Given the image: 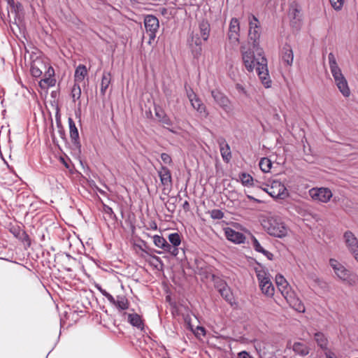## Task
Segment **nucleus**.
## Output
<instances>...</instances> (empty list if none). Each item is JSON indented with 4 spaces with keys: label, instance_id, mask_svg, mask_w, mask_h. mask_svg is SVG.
Listing matches in <instances>:
<instances>
[{
    "label": "nucleus",
    "instance_id": "nucleus-1",
    "mask_svg": "<svg viewBox=\"0 0 358 358\" xmlns=\"http://www.w3.org/2000/svg\"><path fill=\"white\" fill-rule=\"evenodd\" d=\"M275 283L278 290L285 299L290 307L299 313L305 312V306L292 289L285 278L281 275L275 276Z\"/></svg>",
    "mask_w": 358,
    "mask_h": 358
},
{
    "label": "nucleus",
    "instance_id": "nucleus-2",
    "mask_svg": "<svg viewBox=\"0 0 358 358\" xmlns=\"http://www.w3.org/2000/svg\"><path fill=\"white\" fill-rule=\"evenodd\" d=\"M329 265L334 271L335 275L341 281L350 286L355 285L358 282V275L347 269L344 265L335 259H329Z\"/></svg>",
    "mask_w": 358,
    "mask_h": 358
},
{
    "label": "nucleus",
    "instance_id": "nucleus-3",
    "mask_svg": "<svg viewBox=\"0 0 358 358\" xmlns=\"http://www.w3.org/2000/svg\"><path fill=\"white\" fill-rule=\"evenodd\" d=\"M248 39L249 44L251 45L259 56L263 54L262 49L259 47V38L261 34V27L259 20L254 15H250Z\"/></svg>",
    "mask_w": 358,
    "mask_h": 358
},
{
    "label": "nucleus",
    "instance_id": "nucleus-4",
    "mask_svg": "<svg viewBox=\"0 0 358 358\" xmlns=\"http://www.w3.org/2000/svg\"><path fill=\"white\" fill-rule=\"evenodd\" d=\"M263 226L270 236L276 238H284L288 235L289 231L287 226L277 217L268 218L266 222H264Z\"/></svg>",
    "mask_w": 358,
    "mask_h": 358
},
{
    "label": "nucleus",
    "instance_id": "nucleus-5",
    "mask_svg": "<svg viewBox=\"0 0 358 358\" xmlns=\"http://www.w3.org/2000/svg\"><path fill=\"white\" fill-rule=\"evenodd\" d=\"M255 273L262 293L266 296L272 297L274 294L275 289L268 272L262 266H259L255 268Z\"/></svg>",
    "mask_w": 358,
    "mask_h": 358
},
{
    "label": "nucleus",
    "instance_id": "nucleus-6",
    "mask_svg": "<svg viewBox=\"0 0 358 358\" xmlns=\"http://www.w3.org/2000/svg\"><path fill=\"white\" fill-rule=\"evenodd\" d=\"M251 46L247 48L245 45L241 46V53L243 63L248 72H252L256 66H257V60L255 57V50L251 49Z\"/></svg>",
    "mask_w": 358,
    "mask_h": 358
},
{
    "label": "nucleus",
    "instance_id": "nucleus-7",
    "mask_svg": "<svg viewBox=\"0 0 358 358\" xmlns=\"http://www.w3.org/2000/svg\"><path fill=\"white\" fill-rule=\"evenodd\" d=\"M260 57L261 58L257 62V66L256 68L257 73L262 85L266 88H269L271 86V80L267 68V59L262 55Z\"/></svg>",
    "mask_w": 358,
    "mask_h": 358
},
{
    "label": "nucleus",
    "instance_id": "nucleus-8",
    "mask_svg": "<svg viewBox=\"0 0 358 358\" xmlns=\"http://www.w3.org/2000/svg\"><path fill=\"white\" fill-rule=\"evenodd\" d=\"M144 26L146 34L149 36L148 43L151 44L156 38V34L159 28V20L152 15H148L144 18Z\"/></svg>",
    "mask_w": 358,
    "mask_h": 358
},
{
    "label": "nucleus",
    "instance_id": "nucleus-9",
    "mask_svg": "<svg viewBox=\"0 0 358 358\" xmlns=\"http://www.w3.org/2000/svg\"><path fill=\"white\" fill-rule=\"evenodd\" d=\"M211 95L215 102L226 113H229L232 111V106L229 99L220 90H213L211 91Z\"/></svg>",
    "mask_w": 358,
    "mask_h": 358
},
{
    "label": "nucleus",
    "instance_id": "nucleus-10",
    "mask_svg": "<svg viewBox=\"0 0 358 358\" xmlns=\"http://www.w3.org/2000/svg\"><path fill=\"white\" fill-rule=\"evenodd\" d=\"M187 96L192 106L202 116L207 117L208 112L202 101L197 96L192 89L187 90Z\"/></svg>",
    "mask_w": 358,
    "mask_h": 358
},
{
    "label": "nucleus",
    "instance_id": "nucleus-11",
    "mask_svg": "<svg viewBox=\"0 0 358 358\" xmlns=\"http://www.w3.org/2000/svg\"><path fill=\"white\" fill-rule=\"evenodd\" d=\"M265 191L275 199H284L289 195L285 186L279 181H273L271 186L266 189Z\"/></svg>",
    "mask_w": 358,
    "mask_h": 358
},
{
    "label": "nucleus",
    "instance_id": "nucleus-12",
    "mask_svg": "<svg viewBox=\"0 0 358 358\" xmlns=\"http://www.w3.org/2000/svg\"><path fill=\"white\" fill-rule=\"evenodd\" d=\"M343 238L348 251L358 262V239L350 231L344 233Z\"/></svg>",
    "mask_w": 358,
    "mask_h": 358
},
{
    "label": "nucleus",
    "instance_id": "nucleus-13",
    "mask_svg": "<svg viewBox=\"0 0 358 358\" xmlns=\"http://www.w3.org/2000/svg\"><path fill=\"white\" fill-rule=\"evenodd\" d=\"M334 79L335 84L340 92L345 96L348 97L350 95V90L346 78L342 73L341 70L331 73Z\"/></svg>",
    "mask_w": 358,
    "mask_h": 358
},
{
    "label": "nucleus",
    "instance_id": "nucleus-14",
    "mask_svg": "<svg viewBox=\"0 0 358 358\" xmlns=\"http://www.w3.org/2000/svg\"><path fill=\"white\" fill-rule=\"evenodd\" d=\"M309 194L313 200L322 203L328 202L332 197L331 191L325 187L312 188L309 190Z\"/></svg>",
    "mask_w": 358,
    "mask_h": 358
},
{
    "label": "nucleus",
    "instance_id": "nucleus-15",
    "mask_svg": "<svg viewBox=\"0 0 358 358\" xmlns=\"http://www.w3.org/2000/svg\"><path fill=\"white\" fill-rule=\"evenodd\" d=\"M227 38L229 40L230 43L233 44H236L239 43L240 22L236 17H233L230 20L229 30L227 33Z\"/></svg>",
    "mask_w": 358,
    "mask_h": 358
},
{
    "label": "nucleus",
    "instance_id": "nucleus-16",
    "mask_svg": "<svg viewBox=\"0 0 358 358\" xmlns=\"http://www.w3.org/2000/svg\"><path fill=\"white\" fill-rule=\"evenodd\" d=\"M189 48L191 50V52L195 59H199L202 53V43L201 38L196 34H194L192 33L190 35V38L188 40Z\"/></svg>",
    "mask_w": 358,
    "mask_h": 358
},
{
    "label": "nucleus",
    "instance_id": "nucleus-17",
    "mask_svg": "<svg viewBox=\"0 0 358 358\" xmlns=\"http://www.w3.org/2000/svg\"><path fill=\"white\" fill-rule=\"evenodd\" d=\"M226 238L235 244L243 243L245 241V236L241 232L236 231L231 227L224 229Z\"/></svg>",
    "mask_w": 358,
    "mask_h": 358
},
{
    "label": "nucleus",
    "instance_id": "nucleus-18",
    "mask_svg": "<svg viewBox=\"0 0 358 358\" xmlns=\"http://www.w3.org/2000/svg\"><path fill=\"white\" fill-rule=\"evenodd\" d=\"M217 143L220 148V154L223 161L228 163L231 157V148L226 139L223 137H219L217 139Z\"/></svg>",
    "mask_w": 358,
    "mask_h": 358
},
{
    "label": "nucleus",
    "instance_id": "nucleus-19",
    "mask_svg": "<svg viewBox=\"0 0 358 358\" xmlns=\"http://www.w3.org/2000/svg\"><path fill=\"white\" fill-rule=\"evenodd\" d=\"M159 177L162 184L164 187H171L172 185V177L170 170L164 166H162L158 171Z\"/></svg>",
    "mask_w": 358,
    "mask_h": 358
},
{
    "label": "nucleus",
    "instance_id": "nucleus-20",
    "mask_svg": "<svg viewBox=\"0 0 358 358\" xmlns=\"http://www.w3.org/2000/svg\"><path fill=\"white\" fill-rule=\"evenodd\" d=\"M282 61L287 66H292L294 60V54L289 45H285L281 51Z\"/></svg>",
    "mask_w": 358,
    "mask_h": 358
},
{
    "label": "nucleus",
    "instance_id": "nucleus-21",
    "mask_svg": "<svg viewBox=\"0 0 358 358\" xmlns=\"http://www.w3.org/2000/svg\"><path fill=\"white\" fill-rule=\"evenodd\" d=\"M251 242H252V245L255 251L262 253L269 260L273 259V255L271 252H268V250H266L261 245V244L259 243L258 240L254 236H252V237H251Z\"/></svg>",
    "mask_w": 358,
    "mask_h": 358
},
{
    "label": "nucleus",
    "instance_id": "nucleus-22",
    "mask_svg": "<svg viewBox=\"0 0 358 358\" xmlns=\"http://www.w3.org/2000/svg\"><path fill=\"white\" fill-rule=\"evenodd\" d=\"M199 29L201 38L206 41L209 38L210 32V25L209 22L206 20H201L199 23Z\"/></svg>",
    "mask_w": 358,
    "mask_h": 358
},
{
    "label": "nucleus",
    "instance_id": "nucleus-23",
    "mask_svg": "<svg viewBox=\"0 0 358 358\" xmlns=\"http://www.w3.org/2000/svg\"><path fill=\"white\" fill-rule=\"evenodd\" d=\"M68 122L69 126V133L71 141L74 144H78L79 143V134L78 129L76 126V124L71 117H69Z\"/></svg>",
    "mask_w": 358,
    "mask_h": 358
},
{
    "label": "nucleus",
    "instance_id": "nucleus-24",
    "mask_svg": "<svg viewBox=\"0 0 358 358\" xmlns=\"http://www.w3.org/2000/svg\"><path fill=\"white\" fill-rule=\"evenodd\" d=\"M112 80V76L110 72L103 71L102 78H101V89L100 92L101 94L104 96L106 94V92L109 87Z\"/></svg>",
    "mask_w": 358,
    "mask_h": 358
},
{
    "label": "nucleus",
    "instance_id": "nucleus-25",
    "mask_svg": "<svg viewBox=\"0 0 358 358\" xmlns=\"http://www.w3.org/2000/svg\"><path fill=\"white\" fill-rule=\"evenodd\" d=\"M87 74V70L85 65L80 64L78 66V67L76 69L75 71V82L76 83H80L83 81L85 77Z\"/></svg>",
    "mask_w": 358,
    "mask_h": 358
},
{
    "label": "nucleus",
    "instance_id": "nucleus-26",
    "mask_svg": "<svg viewBox=\"0 0 358 358\" xmlns=\"http://www.w3.org/2000/svg\"><path fill=\"white\" fill-rule=\"evenodd\" d=\"M128 321L132 326L141 330L143 329L144 325L139 315L136 313L128 314Z\"/></svg>",
    "mask_w": 358,
    "mask_h": 358
},
{
    "label": "nucleus",
    "instance_id": "nucleus-27",
    "mask_svg": "<svg viewBox=\"0 0 358 358\" xmlns=\"http://www.w3.org/2000/svg\"><path fill=\"white\" fill-rule=\"evenodd\" d=\"M152 239L155 245L164 251L169 247V243L163 236L155 235L152 236Z\"/></svg>",
    "mask_w": 358,
    "mask_h": 358
},
{
    "label": "nucleus",
    "instance_id": "nucleus-28",
    "mask_svg": "<svg viewBox=\"0 0 358 358\" xmlns=\"http://www.w3.org/2000/svg\"><path fill=\"white\" fill-rule=\"evenodd\" d=\"M315 340L320 348L322 350H327L328 345V340L325 335L321 332L315 334Z\"/></svg>",
    "mask_w": 358,
    "mask_h": 358
},
{
    "label": "nucleus",
    "instance_id": "nucleus-29",
    "mask_svg": "<svg viewBox=\"0 0 358 358\" xmlns=\"http://www.w3.org/2000/svg\"><path fill=\"white\" fill-rule=\"evenodd\" d=\"M293 350L298 355L306 356L309 353L308 348L303 343L296 342L293 345Z\"/></svg>",
    "mask_w": 358,
    "mask_h": 358
},
{
    "label": "nucleus",
    "instance_id": "nucleus-30",
    "mask_svg": "<svg viewBox=\"0 0 358 358\" xmlns=\"http://www.w3.org/2000/svg\"><path fill=\"white\" fill-rule=\"evenodd\" d=\"M114 305L120 310H126L128 308V300L124 296H117Z\"/></svg>",
    "mask_w": 358,
    "mask_h": 358
},
{
    "label": "nucleus",
    "instance_id": "nucleus-31",
    "mask_svg": "<svg viewBox=\"0 0 358 358\" xmlns=\"http://www.w3.org/2000/svg\"><path fill=\"white\" fill-rule=\"evenodd\" d=\"M240 180L243 186L252 187L253 185V178L248 173H241L239 175Z\"/></svg>",
    "mask_w": 358,
    "mask_h": 358
},
{
    "label": "nucleus",
    "instance_id": "nucleus-32",
    "mask_svg": "<svg viewBox=\"0 0 358 358\" xmlns=\"http://www.w3.org/2000/svg\"><path fill=\"white\" fill-rule=\"evenodd\" d=\"M259 166L260 169L263 172L268 173L270 171V170L272 167V162L268 158L264 157V158L261 159V160L259 163Z\"/></svg>",
    "mask_w": 358,
    "mask_h": 358
},
{
    "label": "nucleus",
    "instance_id": "nucleus-33",
    "mask_svg": "<svg viewBox=\"0 0 358 358\" xmlns=\"http://www.w3.org/2000/svg\"><path fill=\"white\" fill-rule=\"evenodd\" d=\"M328 59L331 73L341 70L338 66L336 57L332 52L328 55Z\"/></svg>",
    "mask_w": 358,
    "mask_h": 358
},
{
    "label": "nucleus",
    "instance_id": "nucleus-34",
    "mask_svg": "<svg viewBox=\"0 0 358 358\" xmlns=\"http://www.w3.org/2000/svg\"><path fill=\"white\" fill-rule=\"evenodd\" d=\"M56 83V80L55 78H43L39 82V86L42 89H45L50 87H53Z\"/></svg>",
    "mask_w": 358,
    "mask_h": 358
},
{
    "label": "nucleus",
    "instance_id": "nucleus-35",
    "mask_svg": "<svg viewBox=\"0 0 358 358\" xmlns=\"http://www.w3.org/2000/svg\"><path fill=\"white\" fill-rule=\"evenodd\" d=\"M219 292L221 294V296L229 302L231 301L232 299V294L229 290V288L224 285L222 288L219 289Z\"/></svg>",
    "mask_w": 358,
    "mask_h": 358
},
{
    "label": "nucleus",
    "instance_id": "nucleus-36",
    "mask_svg": "<svg viewBox=\"0 0 358 358\" xmlns=\"http://www.w3.org/2000/svg\"><path fill=\"white\" fill-rule=\"evenodd\" d=\"M81 96V89L78 84L75 83L71 89V97L73 99V102H76V100L80 99Z\"/></svg>",
    "mask_w": 358,
    "mask_h": 358
},
{
    "label": "nucleus",
    "instance_id": "nucleus-37",
    "mask_svg": "<svg viewBox=\"0 0 358 358\" xmlns=\"http://www.w3.org/2000/svg\"><path fill=\"white\" fill-rule=\"evenodd\" d=\"M169 241L171 246H178L181 243L180 236L178 233H173L169 235Z\"/></svg>",
    "mask_w": 358,
    "mask_h": 358
},
{
    "label": "nucleus",
    "instance_id": "nucleus-38",
    "mask_svg": "<svg viewBox=\"0 0 358 358\" xmlns=\"http://www.w3.org/2000/svg\"><path fill=\"white\" fill-rule=\"evenodd\" d=\"M8 3L10 5L8 13H14L15 15H17L18 10L21 7V4L19 3H15L13 0H8Z\"/></svg>",
    "mask_w": 358,
    "mask_h": 358
},
{
    "label": "nucleus",
    "instance_id": "nucleus-39",
    "mask_svg": "<svg viewBox=\"0 0 358 358\" xmlns=\"http://www.w3.org/2000/svg\"><path fill=\"white\" fill-rule=\"evenodd\" d=\"M210 217L213 220H221L224 217V213L219 209H213L210 212Z\"/></svg>",
    "mask_w": 358,
    "mask_h": 358
},
{
    "label": "nucleus",
    "instance_id": "nucleus-40",
    "mask_svg": "<svg viewBox=\"0 0 358 358\" xmlns=\"http://www.w3.org/2000/svg\"><path fill=\"white\" fill-rule=\"evenodd\" d=\"M345 0H329L331 6L336 10H340L344 3Z\"/></svg>",
    "mask_w": 358,
    "mask_h": 358
},
{
    "label": "nucleus",
    "instance_id": "nucleus-41",
    "mask_svg": "<svg viewBox=\"0 0 358 358\" xmlns=\"http://www.w3.org/2000/svg\"><path fill=\"white\" fill-rule=\"evenodd\" d=\"M30 71H31L32 76H34L35 78L40 77L43 73L42 71L38 66H36L35 64L31 65Z\"/></svg>",
    "mask_w": 358,
    "mask_h": 358
},
{
    "label": "nucleus",
    "instance_id": "nucleus-42",
    "mask_svg": "<svg viewBox=\"0 0 358 358\" xmlns=\"http://www.w3.org/2000/svg\"><path fill=\"white\" fill-rule=\"evenodd\" d=\"M136 246L147 255H150V252L152 251V250L147 245L146 242L144 241H141V245H136Z\"/></svg>",
    "mask_w": 358,
    "mask_h": 358
},
{
    "label": "nucleus",
    "instance_id": "nucleus-43",
    "mask_svg": "<svg viewBox=\"0 0 358 358\" xmlns=\"http://www.w3.org/2000/svg\"><path fill=\"white\" fill-rule=\"evenodd\" d=\"M155 116L157 117L159 121L163 117H164V116L166 115L164 110L161 108L159 106L155 107Z\"/></svg>",
    "mask_w": 358,
    "mask_h": 358
},
{
    "label": "nucleus",
    "instance_id": "nucleus-44",
    "mask_svg": "<svg viewBox=\"0 0 358 358\" xmlns=\"http://www.w3.org/2000/svg\"><path fill=\"white\" fill-rule=\"evenodd\" d=\"M161 159L162 162L166 164L171 165L173 163L171 157L167 153H162Z\"/></svg>",
    "mask_w": 358,
    "mask_h": 358
},
{
    "label": "nucleus",
    "instance_id": "nucleus-45",
    "mask_svg": "<svg viewBox=\"0 0 358 358\" xmlns=\"http://www.w3.org/2000/svg\"><path fill=\"white\" fill-rule=\"evenodd\" d=\"M178 246H171V245L169 243V247L168 248H166L164 250L165 252H169L173 256H177L178 255Z\"/></svg>",
    "mask_w": 358,
    "mask_h": 358
},
{
    "label": "nucleus",
    "instance_id": "nucleus-46",
    "mask_svg": "<svg viewBox=\"0 0 358 358\" xmlns=\"http://www.w3.org/2000/svg\"><path fill=\"white\" fill-rule=\"evenodd\" d=\"M55 70L52 66H49L45 73L44 78H54Z\"/></svg>",
    "mask_w": 358,
    "mask_h": 358
},
{
    "label": "nucleus",
    "instance_id": "nucleus-47",
    "mask_svg": "<svg viewBox=\"0 0 358 358\" xmlns=\"http://www.w3.org/2000/svg\"><path fill=\"white\" fill-rule=\"evenodd\" d=\"M237 358H254L247 351H241L238 353Z\"/></svg>",
    "mask_w": 358,
    "mask_h": 358
},
{
    "label": "nucleus",
    "instance_id": "nucleus-48",
    "mask_svg": "<svg viewBox=\"0 0 358 358\" xmlns=\"http://www.w3.org/2000/svg\"><path fill=\"white\" fill-rule=\"evenodd\" d=\"M160 122H162V124H166V125H168V126H171L173 124V122L171 120V119L167 116V115H166L164 116V117H163L162 119H161L159 120Z\"/></svg>",
    "mask_w": 358,
    "mask_h": 358
},
{
    "label": "nucleus",
    "instance_id": "nucleus-49",
    "mask_svg": "<svg viewBox=\"0 0 358 358\" xmlns=\"http://www.w3.org/2000/svg\"><path fill=\"white\" fill-rule=\"evenodd\" d=\"M236 89L239 92H241V93H242V94H246V90H245V87H244L242 85H241V84H239V83L236 84Z\"/></svg>",
    "mask_w": 358,
    "mask_h": 358
},
{
    "label": "nucleus",
    "instance_id": "nucleus-50",
    "mask_svg": "<svg viewBox=\"0 0 358 358\" xmlns=\"http://www.w3.org/2000/svg\"><path fill=\"white\" fill-rule=\"evenodd\" d=\"M253 343H254V346L256 349V350L259 352H261V343L260 342L258 341V340H254L253 341Z\"/></svg>",
    "mask_w": 358,
    "mask_h": 358
},
{
    "label": "nucleus",
    "instance_id": "nucleus-51",
    "mask_svg": "<svg viewBox=\"0 0 358 358\" xmlns=\"http://www.w3.org/2000/svg\"><path fill=\"white\" fill-rule=\"evenodd\" d=\"M105 297L113 304L115 303L116 299H115L110 294H105Z\"/></svg>",
    "mask_w": 358,
    "mask_h": 358
},
{
    "label": "nucleus",
    "instance_id": "nucleus-52",
    "mask_svg": "<svg viewBox=\"0 0 358 358\" xmlns=\"http://www.w3.org/2000/svg\"><path fill=\"white\" fill-rule=\"evenodd\" d=\"M104 211L106 214H108L110 215H112L113 214H114L112 208H110L108 206H104Z\"/></svg>",
    "mask_w": 358,
    "mask_h": 358
},
{
    "label": "nucleus",
    "instance_id": "nucleus-53",
    "mask_svg": "<svg viewBox=\"0 0 358 358\" xmlns=\"http://www.w3.org/2000/svg\"><path fill=\"white\" fill-rule=\"evenodd\" d=\"M96 287L102 294V295L104 296H105V294H107L108 293L106 290L103 289L101 287V286L99 285H96Z\"/></svg>",
    "mask_w": 358,
    "mask_h": 358
},
{
    "label": "nucleus",
    "instance_id": "nucleus-54",
    "mask_svg": "<svg viewBox=\"0 0 358 358\" xmlns=\"http://www.w3.org/2000/svg\"><path fill=\"white\" fill-rule=\"evenodd\" d=\"M247 197L249 200L250 201H256L257 203H260L261 201L257 199H255V197H253L252 196H250V195H247Z\"/></svg>",
    "mask_w": 358,
    "mask_h": 358
},
{
    "label": "nucleus",
    "instance_id": "nucleus-55",
    "mask_svg": "<svg viewBox=\"0 0 358 358\" xmlns=\"http://www.w3.org/2000/svg\"><path fill=\"white\" fill-rule=\"evenodd\" d=\"M185 210H188L189 209V203L187 201H185L182 205Z\"/></svg>",
    "mask_w": 358,
    "mask_h": 358
},
{
    "label": "nucleus",
    "instance_id": "nucleus-56",
    "mask_svg": "<svg viewBox=\"0 0 358 358\" xmlns=\"http://www.w3.org/2000/svg\"><path fill=\"white\" fill-rule=\"evenodd\" d=\"M327 358H338L332 352L327 353Z\"/></svg>",
    "mask_w": 358,
    "mask_h": 358
},
{
    "label": "nucleus",
    "instance_id": "nucleus-57",
    "mask_svg": "<svg viewBox=\"0 0 358 358\" xmlns=\"http://www.w3.org/2000/svg\"><path fill=\"white\" fill-rule=\"evenodd\" d=\"M160 13L162 15H165L167 13V9L166 8H160Z\"/></svg>",
    "mask_w": 358,
    "mask_h": 358
},
{
    "label": "nucleus",
    "instance_id": "nucleus-58",
    "mask_svg": "<svg viewBox=\"0 0 358 358\" xmlns=\"http://www.w3.org/2000/svg\"><path fill=\"white\" fill-rule=\"evenodd\" d=\"M197 329H198L199 330H200V331L203 333V335L206 334V331H205V329H204L203 327H199Z\"/></svg>",
    "mask_w": 358,
    "mask_h": 358
},
{
    "label": "nucleus",
    "instance_id": "nucleus-59",
    "mask_svg": "<svg viewBox=\"0 0 358 358\" xmlns=\"http://www.w3.org/2000/svg\"><path fill=\"white\" fill-rule=\"evenodd\" d=\"M152 257L154 259H155L157 262H161V261H160V258H159V257H157V256L153 255V256H152Z\"/></svg>",
    "mask_w": 358,
    "mask_h": 358
},
{
    "label": "nucleus",
    "instance_id": "nucleus-60",
    "mask_svg": "<svg viewBox=\"0 0 358 358\" xmlns=\"http://www.w3.org/2000/svg\"><path fill=\"white\" fill-rule=\"evenodd\" d=\"M152 228L156 229H157V224L155 223L154 225H152Z\"/></svg>",
    "mask_w": 358,
    "mask_h": 358
},
{
    "label": "nucleus",
    "instance_id": "nucleus-61",
    "mask_svg": "<svg viewBox=\"0 0 358 358\" xmlns=\"http://www.w3.org/2000/svg\"><path fill=\"white\" fill-rule=\"evenodd\" d=\"M152 228L156 229H157V224L155 223L154 225H152Z\"/></svg>",
    "mask_w": 358,
    "mask_h": 358
},
{
    "label": "nucleus",
    "instance_id": "nucleus-62",
    "mask_svg": "<svg viewBox=\"0 0 358 358\" xmlns=\"http://www.w3.org/2000/svg\"><path fill=\"white\" fill-rule=\"evenodd\" d=\"M163 358H169V357H163Z\"/></svg>",
    "mask_w": 358,
    "mask_h": 358
}]
</instances>
